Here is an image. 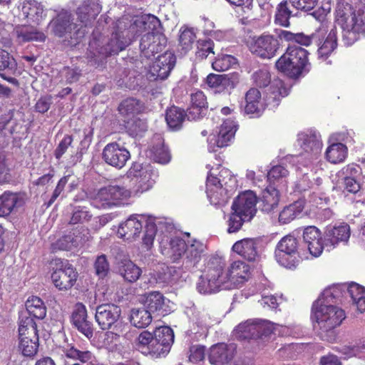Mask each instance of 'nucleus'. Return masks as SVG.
I'll list each match as a JSON object with an SVG mask.
<instances>
[{
    "label": "nucleus",
    "mask_w": 365,
    "mask_h": 365,
    "mask_svg": "<svg viewBox=\"0 0 365 365\" xmlns=\"http://www.w3.org/2000/svg\"><path fill=\"white\" fill-rule=\"evenodd\" d=\"M63 353L67 358L79 360L83 363L89 361L92 358V353L89 351H80L74 346L64 349Z\"/></svg>",
    "instance_id": "nucleus-55"
},
{
    "label": "nucleus",
    "mask_w": 365,
    "mask_h": 365,
    "mask_svg": "<svg viewBox=\"0 0 365 365\" xmlns=\"http://www.w3.org/2000/svg\"><path fill=\"white\" fill-rule=\"evenodd\" d=\"M210 364L215 365H226L228 363V345L218 343L212 345L208 353Z\"/></svg>",
    "instance_id": "nucleus-39"
},
{
    "label": "nucleus",
    "mask_w": 365,
    "mask_h": 365,
    "mask_svg": "<svg viewBox=\"0 0 365 365\" xmlns=\"http://www.w3.org/2000/svg\"><path fill=\"white\" fill-rule=\"evenodd\" d=\"M225 266L224 260L218 255H212L210 257L207 267L206 272L209 277H212V280L222 282L223 284H226L228 279V274L223 272Z\"/></svg>",
    "instance_id": "nucleus-29"
},
{
    "label": "nucleus",
    "mask_w": 365,
    "mask_h": 365,
    "mask_svg": "<svg viewBox=\"0 0 365 365\" xmlns=\"http://www.w3.org/2000/svg\"><path fill=\"white\" fill-rule=\"evenodd\" d=\"M71 322L78 331L88 339L93 337V324L87 319V310L83 303L78 302L76 304L71 314Z\"/></svg>",
    "instance_id": "nucleus-17"
},
{
    "label": "nucleus",
    "mask_w": 365,
    "mask_h": 365,
    "mask_svg": "<svg viewBox=\"0 0 365 365\" xmlns=\"http://www.w3.org/2000/svg\"><path fill=\"white\" fill-rule=\"evenodd\" d=\"M26 307L30 317L38 319L46 315V308L43 300L36 296L29 297L26 302Z\"/></svg>",
    "instance_id": "nucleus-41"
},
{
    "label": "nucleus",
    "mask_w": 365,
    "mask_h": 365,
    "mask_svg": "<svg viewBox=\"0 0 365 365\" xmlns=\"http://www.w3.org/2000/svg\"><path fill=\"white\" fill-rule=\"evenodd\" d=\"M51 24L53 34L58 37L71 34L72 30L77 27L76 24L72 22L71 15L67 13L58 14Z\"/></svg>",
    "instance_id": "nucleus-31"
},
{
    "label": "nucleus",
    "mask_w": 365,
    "mask_h": 365,
    "mask_svg": "<svg viewBox=\"0 0 365 365\" xmlns=\"http://www.w3.org/2000/svg\"><path fill=\"white\" fill-rule=\"evenodd\" d=\"M299 11L292 0H283L277 6L274 21L282 26L289 27V19L297 16Z\"/></svg>",
    "instance_id": "nucleus-21"
},
{
    "label": "nucleus",
    "mask_w": 365,
    "mask_h": 365,
    "mask_svg": "<svg viewBox=\"0 0 365 365\" xmlns=\"http://www.w3.org/2000/svg\"><path fill=\"white\" fill-rule=\"evenodd\" d=\"M257 202L255 193L252 190H246L240 193L234 200L232 210L235 213L241 215L245 220H252L257 212Z\"/></svg>",
    "instance_id": "nucleus-9"
},
{
    "label": "nucleus",
    "mask_w": 365,
    "mask_h": 365,
    "mask_svg": "<svg viewBox=\"0 0 365 365\" xmlns=\"http://www.w3.org/2000/svg\"><path fill=\"white\" fill-rule=\"evenodd\" d=\"M49 273L53 286L60 292H68L78 281L76 269L67 259H52L49 263Z\"/></svg>",
    "instance_id": "nucleus-5"
},
{
    "label": "nucleus",
    "mask_w": 365,
    "mask_h": 365,
    "mask_svg": "<svg viewBox=\"0 0 365 365\" xmlns=\"http://www.w3.org/2000/svg\"><path fill=\"white\" fill-rule=\"evenodd\" d=\"M195 38L196 35L192 29L182 28L180 29V34L179 36V46L185 53L192 49Z\"/></svg>",
    "instance_id": "nucleus-53"
},
{
    "label": "nucleus",
    "mask_w": 365,
    "mask_h": 365,
    "mask_svg": "<svg viewBox=\"0 0 365 365\" xmlns=\"http://www.w3.org/2000/svg\"><path fill=\"white\" fill-rule=\"evenodd\" d=\"M144 217L137 215H130L124 222L121 223L117 233L120 237L126 241H134L139 237L143 229Z\"/></svg>",
    "instance_id": "nucleus-16"
},
{
    "label": "nucleus",
    "mask_w": 365,
    "mask_h": 365,
    "mask_svg": "<svg viewBox=\"0 0 365 365\" xmlns=\"http://www.w3.org/2000/svg\"><path fill=\"white\" fill-rule=\"evenodd\" d=\"M259 238H245L237 241L232 247V250L244 259L254 262L259 258Z\"/></svg>",
    "instance_id": "nucleus-18"
},
{
    "label": "nucleus",
    "mask_w": 365,
    "mask_h": 365,
    "mask_svg": "<svg viewBox=\"0 0 365 365\" xmlns=\"http://www.w3.org/2000/svg\"><path fill=\"white\" fill-rule=\"evenodd\" d=\"M170 249L172 256L175 259H177L186 253L187 244L182 238L175 237L170 241Z\"/></svg>",
    "instance_id": "nucleus-58"
},
{
    "label": "nucleus",
    "mask_w": 365,
    "mask_h": 365,
    "mask_svg": "<svg viewBox=\"0 0 365 365\" xmlns=\"http://www.w3.org/2000/svg\"><path fill=\"white\" fill-rule=\"evenodd\" d=\"M131 192L124 187L118 185H108L101 187L95 197V200L106 207L118 205L130 197Z\"/></svg>",
    "instance_id": "nucleus-7"
},
{
    "label": "nucleus",
    "mask_w": 365,
    "mask_h": 365,
    "mask_svg": "<svg viewBox=\"0 0 365 365\" xmlns=\"http://www.w3.org/2000/svg\"><path fill=\"white\" fill-rule=\"evenodd\" d=\"M16 63L15 59L6 51L0 48V71H15Z\"/></svg>",
    "instance_id": "nucleus-62"
},
{
    "label": "nucleus",
    "mask_w": 365,
    "mask_h": 365,
    "mask_svg": "<svg viewBox=\"0 0 365 365\" xmlns=\"http://www.w3.org/2000/svg\"><path fill=\"white\" fill-rule=\"evenodd\" d=\"M245 41L249 44L250 51L262 58H272L279 46L277 39L271 35H262L256 39L250 35Z\"/></svg>",
    "instance_id": "nucleus-8"
},
{
    "label": "nucleus",
    "mask_w": 365,
    "mask_h": 365,
    "mask_svg": "<svg viewBox=\"0 0 365 365\" xmlns=\"http://www.w3.org/2000/svg\"><path fill=\"white\" fill-rule=\"evenodd\" d=\"M150 157L155 162L165 164L170 160L168 148L165 145L164 139L160 135H155L153 138V145L150 150Z\"/></svg>",
    "instance_id": "nucleus-28"
},
{
    "label": "nucleus",
    "mask_w": 365,
    "mask_h": 365,
    "mask_svg": "<svg viewBox=\"0 0 365 365\" xmlns=\"http://www.w3.org/2000/svg\"><path fill=\"white\" fill-rule=\"evenodd\" d=\"M121 272L123 278L130 282H135L141 274L140 269L131 262L125 263Z\"/></svg>",
    "instance_id": "nucleus-56"
},
{
    "label": "nucleus",
    "mask_w": 365,
    "mask_h": 365,
    "mask_svg": "<svg viewBox=\"0 0 365 365\" xmlns=\"http://www.w3.org/2000/svg\"><path fill=\"white\" fill-rule=\"evenodd\" d=\"M121 309L114 304H103L97 307L95 319L101 329H109L120 318Z\"/></svg>",
    "instance_id": "nucleus-15"
},
{
    "label": "nucleus",
    "mask_w": 365,
    "mask_h": 365,
    "mask_svg": "<svg viewBox=\"0 0 365 365\" xmlns=\"http://www.w3.org/2000/svg\"><path fill=\"white\" fill-rule=\"evenodd\" d=\"M324 31V30L322 29L321 31H314L310 36H305L302 33L296 34L294 42L303 46H309L311 43H319L321 39L320 38H322Z\"/></svg>",
    "instance_id": "nucleus-60"
},
{
    "label": "nucleus",
    "mask_w": 365,
    "mask_h": 365,
    "mask_svg": "<svg viewBox=\"0 0 365 365\" xmlns=\"http://www.w3.org/2000/svg\"><path fill=\"white\" fill-rule=\"evenodd\" d=\"M92 215L86 207H76L73 212L70 224H83L91 220Z\"/></svg>",
    "instance_id": "nucleus-57"
},
{
    "label": "nucleus",
    "mask_w": 365,
    "mask_h": 365,
    "mask_svg": "<svg viewBox=\"0 0 365 365\" xmlns=\"http://www.w3.org/2000/svg\"><path fill=\"white\" fill-rule=\"evenodd\" d=\"M347 291L357 309L361 313L365 312V287L357 283L351 282L349 284Z\"/></svg>",
    "instance_id": "nucleus-43"
},
{
    "label": "nucleus",
    "mask_w": 365,
    "mask_h": 365,
    "mask_svg": "<svg viewBox=\"0 0 365 365\" xmlns=\"http://www.w3.org/2000/svg\"><path fill=\"white\" fill-rule=\"evenodd\" d=\"M261 98L260 92L256 88L250 89L245 96L246 106L245 111L247 113H259L260 112L259 100Z\"/></svg>",
    "instance_id": "nucleus-51"
},
{
    "label": "nucleus",
    "mask_w": 365,
    "mask_h": 365,
    "mask_svg": "<svg viewBox=\"0 0 365 365\" xmlns=\"http://www.w3.org/2000/svg\"><path fill=\"white\" fill-rule=\"evenodd\" d=\"M206 277V279L201 277L197 284V289L200 293L207 294L227 289L226 284H223L222 282L212 280L207 274Z\"/></svg>",
    "instance_id": "nucleus-44"
},
{
    "label": "nucleus",
    "mask_w": 365,
    "mask_h": 365,
    "mask_svg": "<svg viewBox=\"0 0 365 365\" xmlns=\"http://www.w3.org/2000/svg\"><path fill=\"white\" fill-rule=\"evenodd\" d=\"M208 107L207 97L205 93L200 90L191 94L190 106L187 109V118L196 120L200 118L202 113Z\"/></svg>",
    "instance_id": "nucleus-27"
},
{
    "label": "nucleus",
    "mask_w": 365,
    "mask_h": 365,
    "mask_svg": "<svg viewBox=\"0 0 365 365\" xmlns=\"http://www.w3.org/2000/svg\"><path fill=\"white\" fill-rule=\"evenodd\" d=\"M185 116L187 117V112L173 106L166 110L165 120L169 127L178 129L181 127Z\"/></svg>",
    "instance_id": "nucleus-45"
},
{
    "label": "nucleus",
    "mask_w": 365,
    "mask_h": 365,
    "mask_svg": "<svg viewBox=\"0 0 365 365\" xmlns=\"http://www.w3.org/2000/svg\"><path fill=\"white\" fill-rule=\"evenodd\" d=\"M166 36L160 32H148L140 41L141 56L150 58L164 50L167 45Z\"/></svg>",
    "instance_id": "nucleus-10"
},
{
    "label": "nucleus",
    "mask_w": 365,
    "mask_h": 365,
    "mask_svg": "<svg viewBox=\"0 0 365 365\" xmlns=\"http://www.w3.org/2000/svg\"><path fill=\"white\" fill-rule=\"evenodd\" d=\"M205 82L210 88L214 90L215 93H220L227 89L228 75L210 73L207 75Z\"/></svg>",
    "instance_id": "nucleus-48"
},
{
    "label": "nucleus",
    "mask_w": 365,
    "mask_h": 365,
    "mask_svg": "<svg viewBox=\"0 0 365 365\" xmlns=\"http://www.w3.org/2000/svg\"><path fill=\"white\" fill-rule=\"evenodd\" d=\"M318 46L319 57L326 59L337 46V32L334 26L331 25L327 37V41H322L320 44H316Z\"/></svg>",
    "instance_id": "nucleus-38"
},
{
    "label": "nucleus",
    "mask_w": 365,
    "mask_h": 365,
    "mask_svg": "<svg viewBox=\"0 0 365 365\" xmlns=\"http://www.w3.org/2000/svg\"><path fill=\"white\" fill-rule=\"evenodd\" d=\"M278 324H274L271 322L257 319V334L258 339L264 340L272 334H275Z\"/></svg>",
    "instance_id": "nucleus-54"
},
{
    "label": "nucleus",
    "mask_w": 365,
    "mask_h": 365,
    "mask_svg": "<svg viewBox=\"0 0 365 365\" xmlns=\"http://www.w3.org/2000/svg\"><path fill=\"white\" fill-rule=\"evenodd\" d=\"M153 185V180L151 178L150 172H144L142 175L136 178L135 192L143 193L149 190Z\"/></svg>",
    "instance_id": "nucleus-61"
},
{
    "label": "nucleus",
    "mask_w": 365,
    "mask_h": 365,
    "mask_svg": "<svg viewBox=\"0 0 365 365\" xmlns=\"http://www.w3.org/2000/svg\"><path fill=\"white\" fill-rule=\"evenodd\" d=\"M24 204V200L21 194L9 191L4 192L0 195V217L9 216L16 208L23 206Z\"/></svg>",
    "instance_id": "nucleus-23"
},
{
    "label": "nucleus",
    "mask_w": 365,
    "mask_h": 365,
    "mask_svg": "<svg viewBox=\"0 0 365 365\" xmlns=\"http://www.w3.org/2000/svg\"><path fill=\"white\" fill-rule=\"evenodd\" d=\"M350 234V227L348 224L341 223L339 225L329 227L325 231L326 245L335 246L339 242H347Z\"/></svg>",
    "instance_id": "nucleus-25"
},
{
    "label": "nucleus",
    "mask_w": 365,
    "mask_h": 365,
    "mask_svg": "<svg viewBox=\"0 0 365 365\" xmlns=\"http://www.w3.org/2000/svg\"><path fill=\"white\" fill-rule=\"evenodd\" d=\"M154 333L148 331L141 332L136 342V348L143 354L155 358Z\"/></svg>",
    "instance_id": "nucleus-40"
},
{
    "label": "nucleus",
    "mask_w": 365,
    "mask_h": 365,
    "mask_svg": "<svg viewBox=\"0 0 365 365\" xmlns=\"http://www.w3.org/2000/svg\"><path fill=\"white\" fill-rule=\"evenodd\" d=\"M145 108L143 101L130 97L123 100L118 107L119 113L125 117H133L142 113Z\"/></svg>",
    "instance_id": "nucleus-32"
},
{
    "label": "nucleus",
    "mask_w": 365,
    "mask_h": 365,
    "mask_svg": "<svg viewBox=\"0 0 365 365\" xmlns=\"http://www.w3.org/2000/svg\"><path fill=\"white\" fill-rule=\"evenodd\" d=\"M102 9L99 1L84 0L82 4L77 8L76 14L79 21L86 26L95 20Z\"/></svg>",
    "instance_id": "nucleus-26"
},
{
    "label": "nucleus",
    "mask_w": 365,
    "mask_h": 365,
    "mask_svg": "<svg viewBox=\"0 0 365 365\" xmlns=\"http://www.w3.org/2000/svg\"><path fill=\"white\" fill-rule=\"evenodd\" d=\"M19 348L23 355L33 356L38 351V341H34L33 339L29 338H23L19 339Z\"/></svg>",
    "instance_id": "nucleus-59"
},
{
    "label": "nucleus",
    "mask_w": 365,
    "mask_h": 365,
    "mask_svg": "<svg viewBox=\"0 0 365 365\" xmlns=\"http://www.w3.org/2000/svg\"><path fill=\"white\" fill-rule=\"evenodd\" d=\"M248 272L249 267L245 262H235L230 267V282L237 287L247 279Z\"/></svg>",
    "instance_id": "nucleus-37"
},
{
    "label": "nucleus",
    "mask_w": 365,
    "mask_h": 365,
    "mask_svg": "<svg viewBox=\"0 0 365 365\" xmlns=\"http://www.w3.org/2000/svg\"><path fill=\"white\" fill-rule=\"evenodd\" d=\"M347 148L345 145L337 143L328 147L325 155L331 163L336 164L342 162L346 157Z\"/></svg>",
    "instance_id": "nucleus-47"
},
{
    "label": "nucleus",
    "mask_w": 365,
    "mask_h": 365,
    "mask_svg": "<svg viewBox=\"0 0 365 365\" xmlns=\"http://www.w3.org/2000/svg\"><path fill=\"white\" fill-rule=\"evenodd\" d=\"M233 334L239 339H258L257 319L247 320L240 324L233 331Z\"/></svg>",
    "instance_id": "nucleus-36"
},
{
    "label": "nucleus",
    "mask_w": 365,
    "mask_h": 365,
    "mask_svg": "<svg viewBox=\"0 0 365 365\" xmlns=\"http://www.w3.org/2000/svg\"><path fill=\"white\" fill-rule=\"evenodd\" d=\"M170 301L160 292H150L145 298L147 309L159 316H165L170 313Z\"/></svg>",
    "instance_id": "nucleus-20"
},
{
    "label": "nucleus",
    "mask_w": 365,
    "mask_h": 365,
    "mask_svg": "<svg viewBox=\"0 0 365 365\" xmlns=\"http://www.w3.org/2000/svg\"><path fill=\"white\" fill-rule=\"evenodd\" d=\"M155 358L165 356L170 351L174 342V332L167 326L160 327L154 331Z\"/></svg>",
    "instance_id": "nucleus-13"
},
{
    "label": "nucleus",
    "mask_w": 365,
    "mask_h": 365,
    "mask_svg": "<svg viewBox=\"0 0 365 365\" xmlns=\"http://www.w3.org/2000/svg\"><path fill=\"white\" fill-rule=\"evenodd\" d=\"M308 51L298 45H289L286 53L276 62L277 68L289 77L297 78L311 69Z\"/></svg>",
    "instance_id": "nucleus-3"
},
{
    "label": "nucleus",
    "mask_w": 365,
    "mask_h": 365,
    "mask_svg": "<svg viewBox=\"0 0 365 365\" xmlns=\"http://www.w3.org/2000/svg\"><path fill=\"white\" fill-rule=\"evenodd\" d=\"M29 338L34 341H38L37 325L30 317L21 316L19 319V339Z\"/></svg>",
    "instance_id": "nucleus-35"
},
{
    "label": "nucleus",
    "mask_w": 365,
    "mask_h": 365,
    "mask_svg": "<svg viewBox=\"0 0 365 365\" xmlns=\"http://www.w3.org/2000/svg\"><path fill=\"white\" fill-rule=\"evenodd\" d=\"M336 21L343 30L342 41L346 46L352 45L359 34L365 32V21L356 15L349 5L339 6L336 10Z\"/></svg>",
    "instance_id": "nucleus-4"
},
{
    "label": "nucleus",
    "mask_w": 365,
    "mask_h": 365,
    "mask_svg": "<svg viewBox=\"0 0 365 365\" xmlns=\"http://www.w3.org/2000/svg\"><path fill=\"white\" fill-rule=\"evenodd\" d=\"M21 15L29 24H39L46 16L43 5L36 0H24L21 3Z\"/></svg>",
    "instance_id": "nucleus-19"
},
{
    "label": "nucleus",
    "mask_w": 365,
    "mask_h": 365,
    "mask_svg": "<svg viewBox=\"0 0 365 365\" xmlns=\"http://www.w3.org/2000/svg\"><path fill=\"white\" fill-rule=\"evenodd\" d=\"M208 149L210 152L222 153V149H226L228 146V122L225 120L218 128L216 134L209 136L207 139Z\"/></svg>",
    "instance_id": "nucleus-24"
},
{
    "label": "nucleus",
    "mask_w": 365,
    "mask_h": 365,
    "mask_svg": "<svg viewBox=\"0 0 365 365\" xmlns=\"http://www.w3.org/2000/svg\"><path fill=\"white\" fill-rule=\"evenodd\" d=\"M128 34V31L113 32L106 45H102L100 39L93 38L88 44L87 58L98 65L108 56L118 54L130 44L131 40L127 37Z\"/></svg>",
    "instance_id": "nucleus-2"
},
{
    "label": "nucleus",
    "mask_w": 365,
    "mask_h": 365,
    "mask_svg": "<svg viewBox=\"0 0 365 365\" xmlns=\"http://www.w3.org/2000/svg\"><path fill=\"white\" fill-rule=\"evenodd\" d=\"M145 234L143 237V245L148 250L151 248L157 232L155 222H148L145 226Z\"/></svg>",
    "instance_id": "nucleus-63"
},
{
    "label": "nucleus",
    "mask_w": 365,
    "mask_h": 365,
    "mask_svg": "<svg viewBox=\"0 0 365 365\" xmlns=\"http://www.w3.org/2000/svg\"><path fill=\"white\" fill-rule=\"evenodd\" d=\"M76 232H70L68 234L62 236L52 245L53 250H69L78 245V237Z\"/></svg>",
    "instance_id": "nucleus-50"
},
{
    "label": "nucleus",
    "mask_w": 365,
    "mask_h": 365,
    "mask_svg": "<svg viewBox=\"0 0 365 365\" xmlns=\"http://www.w3.org/2000/svg\"><path fill=\"white\" fill-rule=\"evenodd\" d=\"M96 274L100 278L106 277L110 270L109 263L105 255L98 256L94 263Z\"/></svg>",
    "instance_id": "nucleus-64"
},
{
    "label": "nucleus",
    "mask_w": 365,
    "mask_h": 365,
    "mask_svg": "<svg viewBox=\"0 0 365 365\" xmlns=\"http://www.w3.org/2000/svg\"><path fill=\"white\" fill-rule=\"evenodd\" d=\"M176 62V57L171 52H165L153 62L149 73L155 80H164L170 75Z\"/></svg>",
    "instance_id": "nucleus-14"
},
{
    "label": "nucleus",
    "mask_w": 365,
    "mask_h": 365,
    "mask_svg": "<svg viewBox=\"0 0 365 365\" xmlns=\"http://www.w3.org/2000/svg\"><path fill=\"white\" fill-rule=\"evenodd\" d=\"M298 143L304 150V155L309 162L317 160L321 153L322 143L320 135L315 131L302 133L298 135Z\"/></svg>",
    "instance_id": "nucleus-11"
},
{
    "label": "nucleus",
    "mask_w": 365,
    "mask_h": 365,
    "mask_svg": "<svg viewBox=\"0 0 365 365\" xmlns=\"http://www.w3.org/2000/svg\"><path fill=\"white\" fill-rule=\"evenodd\" d=\"M151 312L143 307L132 309L130 316V323L135 327L142 329L148 327L152 322Z\"/></svg>",
    "instance_id": "nucleus-42"
},
{
    "label": "nucleus",
    "mask_w": 365,
    "mask_h": 365,
    "mask_svg": "<svg viewBox=\"0 0 365 365\" xmlns=\"http://www.w3.org/2000/svg\"><path fill=\"white\" fill-rule=\"evenodd\" d=\"M288 93V89L284 87L283 81L280 79H274L266 96L267 104L276 107L279 105L281 98L287 96Z\"/></svg>",
    "instance_id": "nucleus-34"
},
{
    "label": "nucleus",
    "mask_w": 365,
    "mask_h": 365,
    "mask_svg": "<svg viewBox=\"0 0 365 365\" xmlns=\"http://www.w3.org/2000/svg\"><path fill=\"white\" fill-rule=\"evenodd\" d=\"M210 54H215L214 42L210 38H200L196 41L195 57L198 60L205 59Z\"/></svg>",
    "instance_id": "nucleus-52"
},
{
    "label": "nucleus",
    "mask_w": 365,
    "mask_h": 365,
    "mask_svg": "<svg viewBox=\"0 0 365 365\" xmlns=\"http://www.w3.org/2000/svg\"><path fill=\"white\" fill-rule=\"evenodd\" d=\"M223 180L217 177L208 175L207 178V186L214 185L217 190L213 194L210 195L211 203L218 207H224L227 205L228 201L227 191L226 189H222Z\"/></svg>",
    "instance_id": "nucleus-30"
},
{
    "label": "nucleus",
    "mask_w": 365,
    "mask_h": 365,
    "mask_svg": "<svg viewBox=\"0 0 365 365\" xmlns=\"http://www.w3.org/2000/svg\"><path fill=\"white\" fill-rule=\"evenodd\" d=\"M297 240L292 235L284 237L277 244L275 257L279 264L287 268H294L301 257L297 251Z\"/></svg>",
    "instance_id": "nucleus-6"
},
{
    "label": "nucleus",
    "mask_w": 365,
    "mask_h": 365,
    "mask_svg": "<svg viewBox=\"0 0 365 365\" xmlns=\"http://www.w3.org/2000/svg\"><path fill=\"white\" fill-rule=\"evenodd\" d=\"M303 208L301 202H296L287 206L279 213V221L283 224L289 223L301 214Z\"/></svg>",
    "instance_id": "nucleus-49"
},
{
    "label": "nucleus",
    "mask_w": 365,
    "mask_h": 365,
    "mask_svg": "<svg viewBox=\"0 0 365 365\" xmlns=\"http://www.w3.org/2000/svg\"><path fill=\"white\" fill-rule=\"evenodd\" d=\"M334 292L325 290L314 302L312 318L315 321L314 329H319V334L323 340L331 341L335 339L334 329L345 319L344 312L332 304Z\"/></svg>",
    "instance_id": "nucleus-1"
},
{
    "label": "nucleus",
    "mask_w": 365,
    "mask_h": 365,
    "mask_svg": "<svg viewBox=\"0 0 365 365\" xmlns=\"http://www.w3.org/2000/svg\"><path fill=\"white\" fill-rule=\"evenodd\" d=\"M237 14V21L243 26L242 30L247 34V36L252 35V29L255 27V21L250 15V9L248 6L237 8L235 11Z\"/></svg>",
    "instance_id": "nucleus-46"
},
{
    "label": "nucleus",
    "mask_w": 365,
    "mask_h": 365,
    "mask_svg": "<svg viewBox=\"0 0 365 365\" xmlns=\"http://www.w3.org/2000/svg\"><path fill=\"white\" fill-rule=\"evenodd\" d=\"M278 185H269L262 191L259 200V209L262 212L269 213L278 206L280 194Z\"/></svg>",
    "instance_id": "nucleus-22"
},
{
    "label": "nucleus",
    "mask_w": 365,
    "mask_h": 365,
    "mask_svg": "<svg viewBox=\"0 0 365 365\" xmlns=\"http://www.w3.org/2000/svg\"><path fill=\"white\" fill-rule=\"evenodd\" d=\"M103 160L117 169L123 168L130 158V152L116 142L108 143L102 153Z\"/></svg>",
    "instance_id": "nucleus-12"
},
{
    "label": "nucleus",
    "mask_w": 365,
    "mask_h": 365,
    "mask_svg": "<svg viewBox=\"0 0 365 365\" xmlns=\"http://www.w3.org/2000/svg\"><path fill=\"white\" fill-rule=\"evenodd\" d=\"M15 33L20 43L29 41L44 42L46 36L42 31L29 26H19L15 28Z\"/></svg>",
    "instance_id": "nucleus-33"
}]
</instances>
